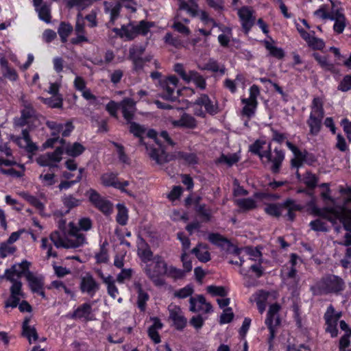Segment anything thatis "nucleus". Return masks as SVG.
I'll return each mask as SVG.
<instances>
[{
    "mask_svg": "<svg viewBox=\"0 0 351 351\" xmlns=\"http://www.w3.org/2000/svg\"><path fill=\"white\" fill-rule=\"evenodd\" d=\"M308 208L311 214L320 217L310 222L311 230L316 232H326L330 229L326 221H328L337 232L341 230V226L338 224L340 222L343 228L351 233V210L344 206L326 207L321 209L316 205L315 199L308 204Z\"/></svg>",
    "mask_w": 351,
    "mask_h": 351,
    "instance_id": "1",
    "label": "nucleus"
},
{
    "mask_svg": "<svg viewBox=\"0 0 351 351\" xmlns=\"http://www.w3.org/2000/svg\"><path fill=\"white\" fill-rule=\"evenodd\" d=\"M88 230V218L81 219L77 223L70 222L69 229L64 236L58 232H53L49 239L44 237L41 239L40 248L47 252V258L56 257V252L53 250L52 243L57 248H75L85 242V236L82 231Z\"/></svg>",
    "mask_w": 351,
    "mask_h": 351,
    "instance_id": "2",
    "label": "nucleus"
},
{
    "mask_svg": "<svg viewBox=\"0 0 351 351\" xmlns=\"http://www.w3.org/2000/svg\"><path fill=\"white\" fill-rule=\"evenodd\" d=\"M130 131L134 136L138 137L140 143L145 145L146 150L149 157L160 166L170 161L172 156L167 154L165 150L162 143L173 145V143L166 131H162L158 135L154 130H149L147 136L149 138L148 143L144 142L143 135L145 133V128L134 122L130 123Z\"/></svg>",
    "mask_w": 351,
    "mask_h": 351,
    "instance_id": "3",
    "label": "nucleus"
},
{
    "mask_svg": "<svg viewBox=\"0 0 351 351\" xmlns=\"http://www.w3.org/2000/svg\"><path fill=\"white\" fill-rule=\"evenodd\" d=\"M250 150L257 154L263 163H271L272 171L274 173L278 171L285 158L282 151L275 149L271 152L270 143L264 138L256 140L250 146Z\"/></svg>",
    "mask_w": 351,
    "mask_h": 351,
    "instance_id": "4",
    "label": "nucleus"
},
{
    "mask_svg": "<svg viewBox=\"0 0 351 351\" xmlns=\"http://www.w3.org/2000/svg\"><path fill=\"white\" fill-rule=\"evenodd\" d=\"M64 150L67 155L75 157L84 151V147L78 143L66 145L64 147L56 148L53 152L40 155L36 158V162L41 167H57V164L62 160Z\"/></svg>",
    "mask_w": 351,
    "mask_h": 351,
    "instance_id": "5",
    "label": "nucleus"
},
{
    "mask_svg": "<svg viewBox=\"0 0 351 351\" xmlns=\"http://www.w3.org/2000/svg\"><path fill=\"white\" fill-rule=\"evenodd\" d=\"M167 263L160 256H155L149 262L143 265V270L147 276L156 286H162L165 282L163 276L165 273Z\"/></svg>",
    "mask_w": 351,
    "mask_h": 351,
    "instance_id": "6",
    "label": "nucleus"
},
{
    "mask_svg": "<svg viewBox=\"0 0 351 351\" xmlns=\"http://www.w3.org/2000/svg\"><path fill=\"white\" fill-rule=\"evenodd\" d=\"M154 25L153 23L141 21L138 23H130L123 25L121 29H114V31L125 40H132L138 35H145Z\"/></svg>",
    "mask_w": 351,
    "mask_h": 351,
    "instance_id": "7",
    "label": "nucleus"
},
{
    "mask_svg": "<svg viewBox=\"0 0 351 351\" xmlns=\"http://www.w3.org/2000/svg\"><path fill=\"white\" fill-rule=\"evenodd\" d=\"M324 117L323 103L320 98H314L309 119L307 121L310 128V132L313 135H317L321 128L322 120Z\"/></svg>",
    "mask_w": 351,
    "mask_h": 351,
    "instance_id": "8",
    "label": "nucleus"
},
{
    "mask_svg": "<svg viewBox=\"0 0 351 351\" xmlns=\"http://www.w3.org/2000/svg\"><path fill=\"white\" fill-rule=\"evenodd\" d=\"M343 288V280L336 276H329L318 282L314 287L316 294L337 293Z\"/></svg>",
    "mask_w": 351,
    "mask_h": 351,
    "instance_id": "9",
    "label": "nucleus"
},
{
    "mask_svg": "<svg viewBox=\"0 0 351 351\" xmlns=\"http://www.w3.org/2000/svg\"><path fill=\"white\" fill-rule=\"evenodd\" d=\"M192 108L195 115L202 117H205L206 113L215 114L218 111L215 99L206 95H202L193 104Z\"/></svg>",
    "mask_w": 351,
    "mask_h": 351,
    "instance_id": "10",
    "label": "nucleus"
},
{
    "mask_svg": "<svg viewBox=\"0 0 351 351\" xmlns=\"http://www.w3.org/2000/svg\"><path fill=\"white\" fill-rule=\"evenodd\" d=\"M47 127L51 130L52 138L48 139L44 144L45 147H52L53 144L59 139V134L62 136H68L73 130V126L71 122L65 123H59L55 121H47Z\"/></svg>",
    "mask_w": 351,
    "mask_h": 351,
    "instance_id": "11",
    "label": "nucleus"
},
{
    "mask_svg": "<svg viewBox=\"0 0 351 351\" xmlns=\"http://www.w3.org/2000/svg\"><path fill=\"white\" fill-rule=\"evenodd\" d=\"M249 93L250 95L247 98L241 99L243 105L242 113L248 118L252 117L255 114L257 108V97L260 95L258 86L252 85L249 89Z\"/></svg>",
    "mask_w": 351,
    "mask_h": 351,
    "instance_id": "12",
    "label": "nucleus"
},
{
    "mask_svg": "<svg viewBox=\"0 0 351 351\" xmlns=\"http://www.w3.org/2000/svg\"><path fill=\"white\" fill-rule=\"evenodd\" d=\"M174 71L181 77V78L186 83H194L197 87L200 89L206 88L205 79L197 71H186L182 64H176L174 66Z\"/></svg>",
    "mask_w": 351,
    "mask_h": 351,
    "instance_id": "13",
    "label": "nucleus"
},
{
    "mask_svg": "<svg viewBox=\"0 0 351 351\" xmlns=\"http://www.w3.org/2000/svg\"><path fill=\"white\" fill-rule=\"evenodd\" d=\"M342 314L340 311H336L332 305H330L324 314V319L326 322V331L329 332L332 337L337 336V322L341 317Z\"/></svg>",
    "mask_w": 351,
    "mask_h": 351,
    "instance_id": "14",
    "label": "nucleus"
},
{
    "mask_svg": "<svg viewBox=\"0 0 351 351\" xmlns=\"http://www.w3.org/2000/svg\"><path fill=\"white\" fill-rule=\"evenodd\" d=\"M178 83V79L176 76H170L164 80L161 84L163 88L162 97L169 101L176 100L180 93L177 89Z\"/></svg>",
    "mask_w": 351,
    "mask_h": 351,
    "instance_id": "15",
    "label": "nucleus"
},
{
    "mask_svg": "<svg viewBox=\"0 0 351 351\" xmlns=\"http://www.w3.org/2000/svg\"><path fill=\"white\" fill-rule=\"evenodd\" d=\"M101 181L106 186H112L120 190L121 192L126 193L130 195H132L125 189V187L129 186L130 182L126 180L119 181L117 178V175L114 173L108 172L104 173L101 177Z\"/></svg>",
    "mask_w": 351,
    "mask_h": 351,
    "instance_id": "16",
    "label": "nucleus"
},
{
    "mask_svg": "<svg viewBox=\"0 0 351 351\" xmlns=\"http://www.w3.org/2000/svg\"><path fill=\"white\" fill-rule=\"evenodd\" d=\"M280 306L276 303L270 305L267 312V316L265 319V324L268 327L270 332V338L274 337V328L280 324L278 311Z\"/></svg>",
    "mask_w": 351,
    "mask_h": 351,
    "instance_id": "17",
    "label": "nucleus"
},
{
    "mask_svg": "<svg viewBox=\"0 0 351 351\" xmlns=\"http://www.w3.org/2000/svg\"><path fill=\"white\" fill-rule=\"evenodd\" d=\"M237 14L245 33L248 34L254 23L255 19L253 16L252 9L249 7L244 6L238 10Z\"/></svg>",
    "mask_w": 351,
    "mask_h": 351,
    "instance_id": "18",
    "label": "nucleus"
},
{
    "mask_svg": "<svg viewBox=\"0 0 351 351\" xmlns=\"http://www.w3.org/2000/svg\"><path fill=\"white\" fill-rule=\"evenodd\" d=\"M89 201L93 202L97 208L106 215L110 214L112 211V204L101 197L94 190L89 189Z\"/></svg>",
    "mask_w": 351,
    "mask_h": 351,
    "instance_id": "19",
    "label": "nucleus"
},
{
    "mask_svg": "<svg viewBox=\"0 0 351 351\" xmlns=\"http://www.w3.org/2000/svg\"><path fill=\"white\" fill-rule=\"evenodd\" d=\"M341 7L340 4L337 2L331 1L330 5L323 4L321 5L317 10L313 12V16L317 19L319 20H330L335 15L334 11L335 9H339Z\"/></svg>",
    "mask_w": 351,
    "mask_h": 351,
    "instance_id": "20",
    "label": "nucleus"
},
{
    "mask_svg": "<svg viewBox=\"0 0 351 351\" xmlns=\"http://www.w3.org/2000/svg\"><path fill=\"white\" fill-rule=\"evenodd\" d=\"M168 311L169 317L176 328L178 330L184 328L186 324V319L184 317L181 308L174 304H171L168 306Z\"/></svg>",
    "mask_w": 351,
    "mask_h": 351,
    "instance_id": "21",
    "label": "nucleus"
},
{
    "mask_svg": "<svg viewBox=\"0 0 351 351\" xmlns=\"http://www.w3.org/2000/svg\"><path fill=\"white\" fill-rule=\"evenodd\" d=\"M88 19V14H83L79 12L77 14L76 24H75V32L77 34L76 38H73L71 40L72 43L78 44L83 41H86V38L84 36L85 29L86 26V20Z\"/></svg>",
    "mask_w": 351,
    "mask_h": 351,
    "instance_id": "22",
    "label": "nucleus"
},
{
    "mask_svg": "<svg viewBox=\"0 0 351 351\" xmlns=\"http://www.w3.org/2000/svg\"><path fill=\"white\" fill-rule=\"evenodd\" d=\"M189 309L193 312L210 313L212 310V306L203 295H199L190 298Z\"/></svg>",
    "mask_w": 351,
    "mask_h": 351,
    "instance_id": "23",
    "label": "nucleus"
},
{
    "mask_svg": "<svg viewBox=\"0 0 351 351\" xmlns=\"http://www.w3.org/2000/svg\"><path fill=\"white\" fill-rule=\"evenodd\" d=\"M297 29L299 32L302 38L307 43L308 45L313 49L321 50L324 46L325 43L323 40L314 36L309 32L304 30L299 24H297Z\"/></svg>",
    "mask_w": 351,
    "mask_h": 351,
    "instance_id": "24",
    "label": "nucleus"
},
{
    "mask_svg": "<svg viewBox=\"0 0 351 351\" xmlns=\"http://www.w3.org/2000/svg\"><path fill=\"white\" fill-rule=\"evenodd\" d=\"M263 195L262 193H255L254 197L236 198L234 202L241 210L247 211L255 208L257 206L256 199Z\"/></svg>",
    "mask_w": 351,
    "mask_h": 351,
    "instance_id": "25",
    "label": "nucleus"
},
{
    "mask_svg": "<svg viewBox=\"0 0 351 351\" xmlns=\"http://www.w3.org/2000/svg\"><path fill=\"white\" fill-rule=\"evenodd\" d=\"M30 317H26L23 322V335L28 340L29 343H36L38 340V335L34 326L29 324Z\"/></svg>",
    "mask_w": 351,
    "mask_h": 351,
    "instance_id": "26",
    "label": "nucleus"
},
{
    "mask_svg": "<svg viewBox=\"0 0 351 351\" xmlns=\"http://www.w3.org/2000/svg\"><path fill=\"white\" fill-rule=\"evenodd\" d=\"M29 263L27 261H23L21 263L14 265L10 269H6L5 274L6 278L8 275H14L17 280L24 275L26 277L27 272L29 271Z\"/></svg>",
    "mask_w": 351,
    "mask_h": 351,
    "instance_id": "27",
    "label": "nucleus"
},
{
    "mask_svg": "<svg viewBox=\"0 0 351 351\" xmlns=\"http://www.w3.org/2000/svg\"><path fill=\"white\" fill-rule=\"evenodd\" d=\"M137 248L138 255L142 260L143 264L153 259V254L149 245L141 237H138Z\"/></svg>",
    "mask_w": 351,
    "mask_h": 351,
    "instance_id": "28",
    "label": "nucleus"
},
{
    "mask_svg": "<svg viewBox=\"0 0 351 351\" xmlns=\"http://www.w3.org/2000/svg\"><path fill=\"white\" fill-rule=\"evenodd\" d=\"M334 16L331 18V21H334L333 30L337 34H341L346 26V18L343 13V9L340 7L339 9H335L334 11Z\"/></svg>",
    "mask_w": 351,
    "mask_h": 351,
    "instance_id": "29",
    "label": "nucleus"
},
{
    "mask_svg": "<svg viewBox=\"0 0 351 351\" xmlns=\"http://www.w3.org/2000/svg\"><path fill=\"white\" fill-rule=\"evenodd\" d=\"M26 279L29 282L30 289L33 292H36L40 295L43 298L45 297V293L43 291V282L40 278L34 275L31 271L26 274Z\"/></svg>",
    "mask_w": 351,
    "mask_h": 351,
    "instance_id": "30",
    "label": "nucleus"
},
{
    "mask_svg": "<svg viewBox=\"0 0 351 351\" xmlns=\"http://www.w3.org/2000/svg\"><path fill=\"white\" fill-rule=\"evenodd\" d=\"M16 143L20 147L25 149L28 152H33L37 149L36 145L31 141L29 132L27 130L22 131L21 136L16 138Z\"/></svg>",
    "mask_w": 351,
    "mask_h": 351,
    "instance_id": "31",
    "label": "nucleus"
},
{
    "mask_svg": "<svg viewBox=\"0 0 351 351\" xmlns=\"http://www.w3.org/2000/svg\"><path fill=\"white\" fill-rule=\"evenodd\" d=\"M120 107L121 108L123 117L130 122L132 119L136 110L135 102L132 99L126 98L120 103Z\"/></svg>",
    "mask_w": 351,
    "mask_h": 351,
    "instance_id": "32",
    "label": "nucleus"
},
{
    "mask_svg": "<svg viewBox=\"0 0 351 351\" xmlns=\"http://www.w3.org/2000/svg\"><path fill=\"white\" fill-rule=\"evenodd\" d=\"M270 293L264 291H258L251 297V301L256 304L259 312L262 314L266 308V304Z\"/></svg>",
    "mask_w": 351,
    "mask_h": 351,
    "instance_id": "33",
    "label": "nucleus"
},
{
    "mask_svg": "<svg viewBox=\"0 0 351 351\" xmlns=\"http://www.w3.org/2000/svg\"><path fill=\"white\" fill-rule=\"evenodd\" d=\"M16 164V162L13 158H4L3 156H0V171L3 174L10 175L14 177H21L23 173L21 172L17 171L12 168H9L8 169H4L3 166L5 167H11Z\"/></svg>",
    "mask_w": 351,
    "mask_h": 351,
    "instance_id": "34",
    "label": "nucleus"
},
{
    "mask_svg": "<svg viewBox=\"0 0 351 351\" xmlns=\"http://www.w3.org/2000/svg\"><path fill=\"white\" fill-rule=\"evenodd\" d=\"M179 9L180 10H185L191 16H197L198 15V5L197 0H178Z\"/></svg>",
    "mask_w": 351,
    "mask_h": 351,
    "instance_id": "35",
    "label": "nucleus"
},
{
    "mask_svg": "<svg viewBox=\"0 0 351 351\" xmlns=\"http://www.w3.org/2000/svg\"><path fill=\"white\" fill-rule=\"evenodd\" d=\"M98 275L103 280V282L107 287L108 293L113 298L115 299L119 294V291L115 285V281L112 276H104L100 270L97 271Z\"/></svg>",
    "mask_w": 351,
    "mask_h": 351,
    "instance_id": "36",
    "label": "nucleus"
},
{
    "mask_svg": "<svg viewBox=\"0 0 351 351\" xmlns=\"http://www.w3.org/2000/svg\"><path fill=\"white\" fill-rule=\"evenodd\" d=\"M298 259V258L295 255L292 254L289 263L282 267L281 273L284 279L293 278L295 280L296 272L295 265Z\"/></svg>",
    "mask_w": 351,
    "mask_h": 351,
    "instance_id": "37",
    "label": "nucleus"
},
{
    "mask_svg": "<svg viewBox=\"0 0 351 351\" xmlns=\"http://www.w3.org/2000/svg\"><path fill=\"white\" fill-rule=\"evenodd\" d=\"M171 124L175 128H193L196 126V121L192 116L184 114L179 120L172 121Z\"/></svg>",
    "mask_w": 351,
    "mask_h": 351,
    "instance_id": "38",
    "label": "nucleus"
},
{
    "mask_svg": "<svg viewBox=\"0 0 351 351\" xmlns=\"http://www.w3.org/2000/svg\"><path fill=\"white\" fill-rule=\"evenodd\" d=\"M263 43L270 56L277 59H281L284 57L285 52L283 49L280 47H276L272 39L270 40H264Z\"/></svg>",
    "mask_w": 351,
    "mask_h": 351,
    "instance_id": "39",
    "label": "nucleus"
},
{
    "mask_svg": "<svg viewBox=\"0 0 351 351\" xmlns=\"http://www.w3.org/2000/svg\"><path fill=\"white\" fill-rule=\"evenodd\" d=\"M287 145L290 150L292 151L294 158L291 160L292 165L295 167H300L305 159V154L300 152L295 146L290 142H287Z\"/></svg>",
    "mask_w": 351,
    "mask_h": 351,
    "instance_id": "40",
    "label": "nucleus"
},
{
    "mask_svg": "<svg viewBox=\"0 0 351 351\" xmlns=\"http://www.w3.org/2000/svg\"><path fill=\"white\" fill-rule=\"evenodd\" d=\"M192 253L194 254L201 262L206 263L210 259V255L207 246L202 243L194 247L192 250Z\"/></svg>",
    "mask_w": 351,
    "mask_h": 351,
    "instance_id": "41",
    "label": "nucleus"
},
{
    "mask_svg": "<svg viewBox=\"0 0 351 351\" xmlns=\"http://www.w3.org/2000/svg\"><path fill=\"white\" fill-rule=\"evenodd\" d=\"M219 30L221 34L218 36V41L222 46H227L232 37V29L229 27L218 25Z\"/></svg>",
    "mask_w": 351,
    "mask_h": 351,
    "instance_id": "42",
    "label": "nucleus"
},
{
    "mask_svg": "<svg viewBox=\"0 0 351 351\" xmlns=\"http://www.w3.org/2000/svg\"><path fill=\"white\" fill-rule=\"evenodd\" d=\"M319 187L322 189L320 193L321 197L326 204H331L336 205L338 203L337 198L331 195V191L330 189L329 184L323 183L320 184Z\"/></svg>",
    "mask_w": 351,
    "mask_h": 351,
    "instance_id": "43",
    "label": "nucleus"
},
{
    "mask_svg": "<svg viewBox=\"0 0 351 351\" xmlns=\"http://www.w3.org/2000/svg\"><path fill=\"white\" fill-rule=\"evenodd\" d=\"M134 289L138 293V306L141 310L143 311L145 309V304L149 299V295L143 290V288L139 283H135L134 285Z\"/></svg>",
    "mask_w": 351,
    "mask_h": 351,
    "instance_id": "44",
    "label": "nucleus"
},
{
    "mask_svg": "<svg viewBox=\"0 0 351 351\" xmlns=\"http://www.w3.org/2000/svg\"><path fill=\"white\" fill-rule=\"evenodd\" d=\"M202 70H208L213 73H219L221 75L225 73V67L223 65L219 64L217 61L210 59L204 66H200Z\"/></svg>",
    "mask_w": 351,
    "mask_h": 351,
    "instance_id": "45",
    "label": "nucleus"
},
{
    "mask_svg": "<svg viewBox=\"0 0 351 351\" xmlns=\"http://www.w3.org/2000/svg\"><path fill=\"white\" fill-rule=\"evenodd\" d=\"M236 253L238 255H246L250 260L257 261L260 258L261 253L256 247H247L243 249L237 250Z\"/></svg>",
    "mask_w": 351,
    "mask_h": 351,
    "instance_id": "46",
    "label": "nucleus"
},
{
    "mask_svg": "<svg viewBox=\"0 0 351 351\" xmlns=\"http://www.w3.org/2000/svg\"><path fill=\"white\" fill-rule=\"evenodd\" d=\"M39 99L45 105L52 108H59L62 106V98L61 95H52L49 98L39 97Z\"/></svg>",
    "mask_w": 351,
    "mask_h": 351,
    "instance_id": "47",
    "label": "nucleus"
},
{
    "mask_svg": "<svg viewBox=\"0 0 351 351\" xmlns=\"http://www.w3.org/2000/svg\"><path fill=\"white\" fill-rule=\"evenodd\" d=\"M0 63L3 76L11 81H16L18 78V75L15 70L10 68L8 65V62L3 58L1 60Z\"/></svg>",
    "mask_w": 351,
    "mask_h": 351,
    "instance_id": "48",
    "label": "nucleus"
},
{
    "mask_svg": "<svg viewBox=\"0 0 351 351\" xmlns=\"http://www.w3.org/2000/svg\"><path fill=\"white\" fill-rule=\"evenodd\" d=\"M117 208L118 210L116 217L117 221L120 225L124 226L128 220V210L123 204H118Z\"/></svg>",
    "mask_w": 351,
    "mask_h": 351,
    "instance_id": "49",
    "label": "nucleus"
},
{
    "mask_svg": "<svg viewBox=\"0 0 351 351\" xmlns=\"http://www.w3.org/2000/svg\"><path fill=\"white\" fill-rule=\"evenodd\" d=\"M185 271L173 265H166L165 276L173 279H180L185 276Z\"/></svg>",
    "mask_w": 351,
    "mask_h": 351,
    "instance_id": "50",
    "label": "nucleus"
},
{
    "mask_svg": "<svg viewBox=\"0 0 351 351\" xmlns=\"http://www.w3.org/2000/svg\"><path fill=\"white\" fill-rule=\"evenodd\" d=\"M208 240L210 243L224 249L228 248L230 245V242L219 234H210L208 235Z\"/></svg>",
    "mask_w": 351,
    "mask_h": 351,
    "instance_id": "51",
    "label": "nucleus"
},
{
    "mask_svg": "<svg viewBox=\"0 0 351 351\" xmlns=\"http://www.w3.org/2000/svg\"><path fill=\"white\" fill-rule=\"evenodd\" d=\"M297 177L298 179L305 184L308 188L313 189L315 187L317 184V178L315 174L311 172H306L302 178H300V175L297 173Z\"/></svg>",
    "mask_w": 351,
    "mask_h": 351,
    "instance_id": "52",
    "label": "nucleus"
},
{
    "mask_svg": "<svg viewBox=\"0 0 351 351\" xmlns=\"http://www.w3.org/2000/svg\"><path fill=\"white\" fill-rule=\"evenodd\" d=\"M7 279L12 283L10 288L11 294L21 297L23 293L21 291L22 284L21 281L15 278L14 275H8Z\"/></svg>",
    "mask_w": 351,
    "mask_h": 351,
    "instance_id": "53",
    "label": "nucleus"
},
{
    "mask_svg": "<svg viewBox=\"0 0 351 351\" xmlns=\"http://www.w3.org/2000/svg\"><path fill=\"white\" fill-rule=\"evenodd\" d=\"M35 10L38 14L40 19L47 23L50 21L51 16L50 8L49 5L44 3L38 8H36Z\"/></svg>",
    "mask_w": 351,
    "mask_h": 351,
    "instance_id": "54",
    "label": "nucleus"
},
{
    "mask_svg": "<svg viewBox=\"0 0 351 351\" xmlns=\"http://www.w3.org/2000/svg\"><path fill=\"white\" fill-rule=\"evenodd\" d=\"M105 8L106 12L110 14L111 22H113L119 14L121 5L118 3H106Z\"/></svg>",
    "mask_w": 351,
    "mask_h": 351,
    "instance_id": "55",
    "label": "nucleus"
},
{
    "mask_svg": "<svg viewBox=\"0 0 351 351\" xmlns=\"http://www.w3.org/2000/svg\"><path fill=\"white\" fill-rule=\"evenodd\" d=\"M73 27L70 24L64 22L60 23L58 32L63 43H65L67 40V38L71 33Z\"/></svg>",
    "mask_w": 351,
    "mask_h": 351,
    "instance_id": "56",
    "label": "nucleus"
},
{
    "mask_svg": "<svg viewBox=\"0 0 351 351\" xmlns=\"http://www.w3.org/2000/svg\"><path fill=\"white\" fill-rule=\"evenodd\" d=\"M75 88L82 93V95L88 99V91L86 90V83L80 76H76L74 80Z\"/></svg>",
    "mask_w": 351,
    "mask_h": 351,
    "instance_id": "57",
    "label": "nucleus"
},
{
    "mask_svg": "<svg viewBox=\"0 0 351 351\" xmlns=\"http://www.w3.org/2000/svg\"><path fill=\"white\" fill-rule=\"evenodd\" d=\"M285 208V206L276 204H271L267 205L265 207V210L268 215L271 216L278 217L283 213L284 209Z\"/></svg>",
    "mask_w": 351,
    "mask_h": 351,
    "instance_id": "58",
    "label": "nucleus"
},
{
    "mask_svg": "<svg viewBox=\"0 0 351 351\" xmlns=\"http://www.w3.org/2000/svg\"><path fill=\"white\" fill-rule=\"evenodd\" d=\"M20 195L25 199L27 202H28L29 204L37 208L38 209L43 210L44 208L43 204L42 202L39 200L38 198H37L35 196H33L30 195L28 193L26 192H21L20 193Z\"/></svg>",
    "mask_w": 351,
    "mask_h": 351,
    "instance_id": "59",
    "label": "nucleus"
},
{
    "mask_svg": "<svg viewBox=\"0 0 351 351\" xmlns=\"http://www.w3.org/2000/svg\"><path fill=\"white\" fill-rule=\"evenodd\" d=\"M16 250L15 246L12 244L6 242L2 243L0 245V256L5 258L8 256L13 254Z\"/></svg>",
    "mask_w": 351,
    "mask_h": 351,
    "instance_id": "60",
    "label": "nucleus"
},
{
    "mask_svg": "<svg viewBox=\"0 0 351 351\" xmlns=\"http://www.w3.org/2000/svg\"><path fill=\"white\" fill-rule=\"evenodd\" d=\"M82 169H79V170L77 171V177L74 180H71L70 181H63L61 182V183L58 185V188L60 191L62 190H66L69 188H71L73 184H76L77 182H80L82 179Z\"/></svg>",
    "mask_w": 351,
    "mask_h": 351,
    "instance_id": "61",
    "label": "nucleus"
},
{
    "mask_svg": "<svg viewBox=\"0 0 351 351\" xmlns=\"http://www.w3.org/2000/svg\"><path fill=\"white\" fill-rule=\"evenodd\" d=\"M313 57L319 64L322 68L325 70L332 71L333 69V64H331L327 59L326 56L319 55L317 53L313 54Z\"/></svg>",
    "mask_w": 351,
    "mask_h": 351,
    "instance_id": "62",
    "label": "nucleus"
},
{
    "mask_svg": "<svg viewBox=\"0 0 351 351\" xmlns=\"http://www.w3.org/2000/svg\"><path fill=\"white\" fill-rule=\"evenodd\" d=\"M240 157L238 154H222L219 158V162L221 163H226L228 166H231L239 161Z\"/></svg>",
    "mask_w": 351,
    "mask_h": 351,
    "instance_id": "63",
    "label": "nucleus"
},
{
    "mask_svg": "<svg viewBox=\"0 0 351 351\" xmlns=\"http://www.w3.org/2000/svg\"><path fill=\"white\" fill-rule=\"evenodd\" d=\"M39 179L44 186H51L54 184L56 182L55 178V174L49 172L42 173L39 176Z\"/></svg>",
    "mask_w": 351,
    "mask_h": 351,
    "instance_id": "64",
    "label": "nucleus"
}]
</instances>
